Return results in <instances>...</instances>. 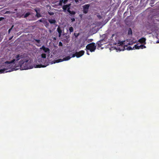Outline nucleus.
Masks as SVG:
<instances>
[{"label":"nucleus","mask_w":159,"mask_h":159,"mask_svg":"<svg viewBox=\"0 0 159 159\" xmlns=\"http://www.w3.org/2000/svg\"><path fill=\"white\" fill-rule=\"evenodd\" d=\"M40 49L41 50L42 49L43 51L45 53H49L50 49L48 48L45 47L44 45H43L42 47L40 48Z\"/></svg>","instance_id":"1a4fd4ad"},{"label":"nucleus","mask_w":159,"mask_h":159,"mask_svg":"<svg viewBox=\"0 0 159 159\" xmlns=\"http://www.w3.org/2000/svg\"><path fill=\"white\" fill-rule=\"evenodd\" d=\"M50 24H55L56 23V20L55 19H49L48 20Z\"/></svg>","instance_id":"2eb2a0df"},{"label":"nucleus","mask_w":159,"mask_h":159,"mask_svg":"<svg viewBox=\"0 0 159 159\" xmlns=\"http://www.w3.org/2000/svg\"><path fill=\"white\" fill-rule=\"evenodd\" d=\"M41 57L43 58H46V54L45 53H42L41 55Z\"/></svg>","instance_id":"5701e85b"},{"label":"nucleus","mask_w":159,"mask_h":159,"mask_svg":"<svg viewBox=\"0 0 159 159\" xmlns=\"http://www.w3.org/2000/svg\"><path fill=\"white\" fill-rule=\"evenodd\" d=\"M124 41H119L118 43L119 44L120 46H122L124 44Z\"/></svg>","instance_id":"6ab92c4d"},{"label":"nucleus","mask_w":159,"mask_h":159,"mask_svg":"<svg viewBox=\"0 0 159 159\" xmlns=\"http://www.w3.org/2000/svg\"><path fill=\"white\" fill-rule=\"evenodd\" d=\"M68 12L71 16H72V15H74L76 13L74 11H71L70 10V9H69L68 8Z\"/></svg>","instance_id":"4468645a"},{"label":"nucleus","mask_w":159,"mask_h":159,"mask_svg":"<svg viewBox=\"0 0 159 159\" xmlns=\"http://www.w3.org/2000/svg\"><path fill=\"white\" fill-rule=\"evenodd\" d=\"M46 66L44 65H43L42 64H39V65H36L35 67V68H41V67H44Z\"/></svg>","instance_id":"dca6fc26"},{"label":"nucleus","mask_w":159,"mask_h":159,"mask_svg":"<svg viewBox=\"0 0 159 159\" xmlns=\"http://www.w3.org/2000/svg\"><path fill=\"white\" fill-rule=\"evenodd\" d=\"M23 57V55L18 54L16 55L15 57V58L13 59L11 61L12 63H15V61H17L21 58H22Z\"/></svg>","instance_id":"20e7f679"},{"label":"nucleus","mask_w":159,"mask_h":159,"mask_svg":"<svg viewBox=\"0 0 159 159\" xmlns=\"http://www.w3.org/2000/svg\"><path fill=\"white\" fill-rule=\"evenodd\" d=\"M5 71V70L2 67V69H0V74L4 73Z\"/></svg>","instance_id":"a211bd4d"},{"label":"nucleus","mask_w":159,"mask_h":159,"mask_svg":"<svg viewBox=\"0 0 159 159\" xmlns=\"http://www.w3.org/2000/svg\"><path fill=\"white\" fill-rule=\"evenodd\" d=\"M145 0H141V2H144Z\"/></svg>","instance_id":"a19ab883"},{"label":"nucleus","mask_w":159,"mask_h":159,"mask_svg":"<svg viewBox=\"0 0 159 159\" xmlns=\"http://www.w3.org/2000/svg\"><path fill=\"white\" fill-rule=\"evenodd\" d=\"M79 35V33H74V35L75 36V37L76 38H77Z\"/></svg>","instance_id":"a878e982"},{"label":"nucleus","mask_w":159,"mask_h":159,"mask_svg":"<svg viewBox=\"0 0 159 159\" xmlns=\"http://www.w3.org/2000/svg\"><path fill=\"white\" fill-rule=\"evenodd\" d=\"M49 14L50 15H53L54 13L53 12H49Z\"/></svg>","instance_id":"2f4dec72"},{"label":"nucleus","mask_w":159,"mask_h":159,"mask_svg":"<svg viewBox=\"0 0 159 159\" xmlns=\"http://www.w3.org/2000/svg\"><path fill=\"white\" fill-rule=\"evenodd\" d=\"M69 30L70 32V33L71 32H72L73 31L74 29L72 27H70L69 28Z\"/></svg>","instance_id":"aec40b11"},{"label":"nucleus","mask_w":159,"mask_h":159,"mask_svg":"<svg viewBox=\"0 0 159 159\" xmlns=\"http://www.w3.org/2000/svg\"><path fill=\"white\" fill-rule=\"evenodd\" d=\"M48 25H49V24H48V23H47V24H46V25H45V26H46V27H47V26H48Z\"/></svg>","instance_id":"4c0bfd02"},{"label":"nucleus","mask_w":159,"mask_h":159,"mask_svg":"<svg viewBox=\"0 0 159 159\" xmlns=\"http://www.w3.org/2000/svg\"><path fill=\"white\" fill-rule=\"evenodd\" d=\"M70 19L72 22H73L75 21V19L74 17H72Z\"/></svg>","instance_id":"cd10ccee"},{"label":"nucleus","mask_w":159,"mask_h":159,"mask_svg":"<svg viewBox=\"0 0 159 159\" xmlns=\"http://www.w3.org/2000/svg\"><path fill=\"white\" fill-rule=\"evenodd\" d=\"M34 11H35L36 12V13H37V12H38V10H37V9H34Z\"/></svg>","instance_id":"e433bc0d"},{"label":"nucleus","mask_w":159,"mask_h":159,"mask_svg":"<svg viewBox=\"0 0 159 159\" xmlns=\"http://www.w3.org/2000/svg\"><path fill=\"white\" fill-rule=\"evenodd\" d=\"M57 31L58 33V36L60 37L61 35L62 30L60 28L59 26H58L57 29Z\"/></svg>","instance_id":"ddd939ff"},{"label":"nucleus","mask_w":159,"mask_h":159,"mask_svg":"<svg viewBox=\"0 0 159 159\" xmlns=\"http://www.w3.org/2000/svg\"><path fill=\"white\" fill-rule=\"evenodd\" d=\"M28 60H25L24 61L23 60H21L19 62V65L20 67L23 70H26L29 69V64L27 63Z\"/></svg>","instance_id":"f03ea898"},{"label":"nucleus","mask_w":159,"mask_h":159,"mask_svg":"<svg viewBox=\"0 0 159 159\" xmlns=\"http://www.w3.org/2000/svg\"><path fill=\"white\" fill-rule=\"evenodd\" d=\"M87 54L88 55H89V53L88 52V51H87Z\"/></svg>","instance_id":"ea45409f"},{"label":"nucleus","mask_w":159,"mask_h":159,"mask_svg":"<svg viewBox=\"0 0 159 159\" xmlns=\"http://www.w3.org/2000/svg\"><path fill=\"white\" fill-rule=\"evenodd\" d=\"M12 38H11L10 39H12Z\"/></svg>","instance_id":"c03bdc74"},{"label":"nucleus","mask_w":159,"mask_h":159,"mask_svg":"<svg viewBox=\"0 0 159 159\" xmlns=\"http://www.w3.org/2000/svg\"><path fill=\"white\" fill-rule=\"evenodd\" d=\"M59 46H62V43L61 42H60L59 43Z\"/></svg>","instance_id":"473e14b6"},{"label":"nucleus","mask_w":159,"mask_h":159,"mask_svg":"<svg viewBox=\"0 0 159 159\" xmlns=\"http://www.w3.org/2000/svg\"><path fill=\"white\" fill-rule=\"evenodd\" d=\"M70 6L71 4H66L63 5L62 7L63 11L64 12H66L67 11H68V8L69 9H70Z\"/></svg>","instance_id":"6e6552de"},{"label":"nucleus","mask_w":159,"mask_h":159,"mask_svg":"<svg viewBox=\"0 0 159 159\" xmlns=\"http://www.w3.org/2000/svg\"><path fill=\"white\" fill-rule=\"evenodd\" d=\"M77 55H76V52L75 54H73L72 56V57H74L75 56H76L77 57Z\"/></svg>","instance_id":"c756f323"},{"label":"nucleus","mask_w":159,"mask_h":159,"mask_svg":"<svg viewBox=\"0 0 159 159\" xmlns=\"http://www.w3.org/2000/svg\"><path fill=\"white\" fill-rule=\"evenodd\" d=\"M104 40H102L99 41H98L97 43V44L98 45V47L100 48L104 44L103 43Z\"/></svg>","instance_id":"9b49d317"},{"label":"nucleus","mask_w":159,"mask_h":159,"mask_svg":"<svg viewBox=\"0 0 159 159\" xmlns=\"http://www.w3.org/2000/svg\"><path fill=\"white\" fill-rule=\"evenodd\" d=\"M34 40L37 43L39 44L40 43V41L39 39H35Z\"/></svg>","instance_id":"bb28decb"},{"label":"nucleus","mask_w":159,"mask_h":159,"mask_svg":"<svg viewBox=\"0 0 159 159\" xmlns=\"http://www.w3.org/2000/svg\"><path fill=\"white\" fill-rule=\"evenodd\" d=\"M36 16L37 17L39 18L41 17L42 16L40 14V13H39L38 12H37V13L36 14Z\"/></svg>","instance_id":"4be33fe9"},{"label":"nucleus","mask_w":159,"mask_h":159,"mask_svg":"<svg viewBox=\"0 0 159 159\" xmlns=\"http://www.w3.org/2000/svg\"><path fill=\"white\" fill-rule=\"evenodd\" d=\"M4 19V18L3 17H0V21Z\"/></svg>","instance_id":"f704fd0d"},{"label":"nucleus","mask_w":159,"mask_h":159,"mask_svg":"<svg viewBox=\"0 0 159 159\" xmlns=\"http://www.w3.org/2000/svg\"><path fill=\"white\" fill-rule=\"evenodd\" d=\"M11 29H10L9 30H8L9 32H10V30H11Z\"/></svg>","instance_id":"79ce46f5"},{"label":"nucleus","mask_w":159,"mask_h":159,"mask_svg":"<svg viewBox=\"0 0 159 159\" xmlns=\"http://www.w3.org/2000/svg\"><path fill=\"white\" fill-rule=\"evenodd\" d=\"M75 2H78V0H74Z\"/></svg>","instance_id":"58836bf2"},{"label":"nucleus","mask_w":159,"mask_h":159,"mask_svg":"<svg viewBox=\"0 0 159 159\" xmlns=\"http://www.w3.org/2000/svg\"><path fill=\"white\" fill-rule=\"evenodd\" d=\"M146 39L145 38L142 37L141 38L139 39L138 41L141 43L146 44Z\"/></svg>","instance_id":"f8f14e48"},{"label":"nucleus","mask_w":159,"mask_h":159,"mask_svg":"<svg viewBox=\"0 0 159 159\" xmlns=\"http://www.w3.org/2000/svg\"><path fill=\"white\" fill-rule=\"evenodd\" d=\"M98 16V17L99 18H100L101 16Z\"/></svg>","instance_id":"37998d69"},{"label":"nucleus","mask_w":159,"mask_h":159,"mask_svg":"<svg viewBox=\"0 0 159 159\" xmlns=\"http://www.w3.org/2000/svg\"><path fill=\"white\" fill-rule=\"evenodd\" d=\"M30 14V12H27L24 15V18H26Z\"/></svg>","instance_id":"412c9836"},{"label":"nucleus","mask_w":159,"mask_h":159,"mask_svg":"<svg viewBox=\"0 0 159 159\" xmlns=\"http://www.w3.org/2000/svg\"><path fill=\"white\" fill-rule=\"evenodd\" d=\"M146 47L144 44H141L140 45H138V44H135L133 47V49L135 48V49H139L140 48L142 49L145 48Z\"/></svg>","instance_id":"0eeeda50"},{"label":"nucleus","mask_w":159,"mask_h":159,"mask_svg":"<svg viewBox=\"0 0 159 159\" xmlns=\"http://www.w3.org/2000/svg\"><path fill=\"white\" fill-rule=\"evenodd\" d=\"M36 46H37L38 47H40L41 46V45L37 43V44H35Z\"/></svg>","instance_id":"72a5a7b5"},{"label":"nucleus","mask_w":159,"mask_h":159,"mask_svg":"<svg viewBox=\"0 0 159 159\" xmlns=\"http://www.w3.org/2000/svg\"><path fill=\"white\" fill-rule=\"evenodd\" d=\"M89 6L90 5L89 4H85L83 6V11L84 14H86L88 12Z\"/></svg>","instance_id":"423d86ee"},{"label":"nucleus","mask_w":159,"mask_h":159,"mask_svg":"<svg viewBox=\"0 0 159 159\" xmlns=\"http://www.w3.org/2000/svg\"><path fill=\"white\" fill-rule=\"evenodd\" d=\"M84 53V50H81L79 52H76L77 57L79 58L83 56Z\"/></svg>","instance_id":"9d476101"},{"label":"nucleus","mask_w":159,"mask_h":159,"mask_svg":"<svg viewBox=\"0 0 159 159\" xmlns=\"http://www.w3.org/2000/svg\"><path fill=\"white\" fill-rule=\"evenodd\" d=\"M43 59H39V62H41L43 63Z\"/></svg>","instance_id":"7c9ffc66"},{"label":"nucleus","mask_w":159,"mask_h":159,"mask_svg":"<svg viewBox=\"0 0 159 159\" xmlns=\"http://www.w3.org/2000/svg\"><path fill=\"white\" fill-rule=\"evenodd\" d=\"M135 49V48H134V49H133V48H131V47L130 46H129L128 48H127V50H132V49Z\"/></svg>","instance_id":"393cba45"},{"label":"nucleus","mask_w":159,"mask_h":159,"mask_svg":"<svg viewBox=\"0 0 159 159\" xmlns=\"http://www.w3.org/2000/svg\"><path fill=\"white\" fill-rule=\"evenodd\" d=\"M68 0H63V2L64 4H66L68 2Z\"/></svg>","instance_id":"c85d7f7f"},{"label":"nucleus","mask_w":159,"mask_h":159,"mask_svg":"<svg viewBox=\"0 0 159 159\" xmlns=\"http://www.w3.org/2000/svg\"><path fill=\"white\" fill-rule=\"evenodd\" d=\"M12 62L11 61H6L3 63L2 66V67L5 70V73L10 72L12 71Z\"/></svg>","instance_id":"f257e3e1"},{"label":"nucleus","mask_w":159,"mask_h":159,"mask_svg":"<svg viewBox=\"0 0 159 159\" xmlns=\"http://www.w3.org/2000/svg\"><path fill=\"white\" fill-rule=\"evenodd\" d=\"M63 0H60L59 2V5L60 6H62V3L63 2Z\"/></svg>","instance_id":"b1692460"},{"label":"nucleus","mask_w":159,"mask_h":159,"mask_svg":"<svg viewBox=\"0 0 159 159\" xmlns=\"http://www.w3.org/2000/svg\"><path fill=\"white\" fill-rule=\"evenodd\" d=\"M42 22L43 21L42 19H40V20H38L37 22Z\"/></svg>","instance_id":"c9c22d12"},{"label":"nucleus","mask_w":159,"mask_h":159,"mask_svg":"<svg viewBox=\"0 0 159 159\" xmlns=\"http://www.w3.org/2000/svg\"><path fill=\"white\" fill-rule=\"evenodd\" d=\"M128 35H132V32L131 28H129L128 29Z\"/></svg>","instance_id":"f3484780"},{"label":"nucleus","mask_w":159,"mask_h":159,"mask_svg":"<svg viewBox=\"0 0 159 159\" xmlns=\"http://www.w3.org/2000/svg\"><path fill=\"white\" fill-rule=\"evenodd\" d=\"M71 58V57L70 56H67L63 58L62 59H60L55 60V62H54V63H56L61 62L63 61H68Z\"/></svg>","instance_id":"39448f33"},{"label":"nucleus","mask_w":159,"mask_h":159,"mask_svg":"<svg viewBox=\"0 0 159 159\" xmlns=\"http://www.w3.org/2000/svg\"><path fill=\"white\" fill-rule=\"evenodd\" d=\"M96 46L94 43H92L88 44L86 47V49L92 52H94L96 49Z\"/></svg>","instance_id":"7ed1b4c3"}]
</instances>
